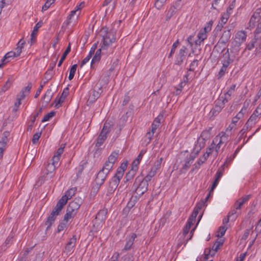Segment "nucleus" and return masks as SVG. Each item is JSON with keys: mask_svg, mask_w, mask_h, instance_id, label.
Wrapping results in <instances>:
<instances>
[{"mask_svg": "<svg viewBox=\"0 0 261 261\" xmlns=\"http://www.w3.org/2000/svg\"><path fill=\"white\" fill-rule=\"evenodd\" d=\"M32 87V84L31 83H29L28 84V86L23 88L17 95L21 98H24L26 96L29 94Z\"/></svg>", "mask_w": 261, "mask_h": 261, "instance_id": "dca6fc26", "label": "nucleus"}, {"mask_svg": "<svg viewBox=\"0 0 261 261\" xmlns=\"http://www.w3.org/2000/svg\"><path fill=\"white\" fill-rule=\"evenodd\" d=\"M56 168V165H54L52 163H48L46 167V174H51L50 177L54 175V172Z\"/></svg>", "mask_w": 261, "mask_h": 261, "instance_id": "bb28decb", "label": "nucleus"}, {"mask_svg": "<svg viewBox=\"0 0 261 261\" xmlns=\"http://www.w3.org/2000/svg\"><path fill=\"white\" fill-rule=\"evenodd\" d=\"M107 177V176H106L102 171H99L96 175L95 181V182L103 185Z\"/></svg>", "mask_w": 261, "mask_h": 261, "instance_id": "5701e85b", "label": "nucleus"}, {"mask_svg": "<svg viewBox=\"0 0 261 261\" xmlns=\"http://www.w3.org/2000/svg\"><path fill=\"white\" fill-rule=\"evenodd\" d=\"M76 242V237L75 235L72 236V237L70 239L69 241L67 243V244L69 245H71V246H75Z\"/></svg>", "mask_w": 261, "mask_h": 261, "instance_id": "0e129e2a", "label": "nucleus"}, {"mask_svg": "<svg viewBox=\"0 0 261 261\" xmlns=\"http://www.w3.org/2000/svg\"><path fill=\"white\" fill-rule=\"evenodd\" d=\"M140 162L138 160L135 159L132 163L131 169L137 171L138 169V165L140 164Z\"/></svg>", "mask_w": 261, "mask_h": 261, "instance_id": "e2e57ef3", "label": "nucleus"}, {"mask_svg": "<svg viewBox=\"0 0 261 261\" xmlns=\"http://www.w3.org/2000/svg\"><path fill=\"white\" fill-rule=\"evenodd\" d=\"M227 228L225 226H220L219 228L217 237H222L225 233Z\"/></svg>", "mask_w": 261, "mask_h": 261, "instance_id": "a18cd8bd", "label": "nucleus"}, {"mask_svg": "<svg viewBox=\"0 0 261 261\" xmlns=\"http://www.w3.org/2000/svg\"><path fill=\"white\" fill-rule=\"evenodd\" d=\"M119 256V254L118 252H115L109 261H118Z\"/></svg>", "mask_w": 261, "mask_h": 261, "instance_id": "774afa93", "label": "nucleus"}, {"mask_svg": "<svg viewBox=\"0 0 261 261\" xmlns=\"http://www.w3.org/2000/svg\"><path fill=\"white\" fill-rule=\"evenodd\" d=\"M65 145V144H62L60 146V147L58 149L57 152L55 153V154L60 156V155L63 153L64 151Z\"/></svg>", "mask_w": 261, "mask_h": 261, "instance_id": "13d9d810", "label": "nucleus"}, {"mask_svg": "<svg viewBox=\"0 0 261 261\" xmlns=\"http://www.w3.org/2000/svg\"><path fill=\"white\" fill-rule=\"evenodd\" d=\"M52 79V75L50 74L47 73L44 74V78L43 79L42 81H41L39 87L38 88L36 94L35 95L34 98H37L39 95L40 94V92L41 90H42L43 88L45 86L46 84H47L49 80H50Z\"/></svg>", "mask_w": 261, "mask_h": 261, "instance_id": "6e6552de", "label": "nucleus"}, {"mask_svg": "<svg viewBox=\"0 0 261 261\" xmlns=\"http://www.w3.org/2000/svg\"><path fill=\"white\" fill-rule=\"evenodd\" d=\"M59 56V55H58L57 57H56L55 60L54 61L53 60L52 62L49 64V67L45 73H47V72H48V74H49L53 76L52 70H53V69L54 68V67L56 66V62L58 59Z\"/></svg>", "mask_w": 261, "mask_h": 261, "instance_id": "c756f323", "label": "nucleus"}, {"mask_svg": "<svg viewBox=\"0 0 261 261\" xmlns=\"http://www.w3.org/2000/svg\"><path fill=\"white\" fill-rule=\"evenodd\" d=\"M62 208L60 207L58 204H56L55 207L53 210L50 215L48 216L45 224L47 225L46 230H48L56 219V216L60 214V212Z\"/></svg>", "mask_w": 261, "mask_h": 261, "instance_id": "20e7f679", "label": "nucleus"}, {"mask_svg": "<svg viewBox=\"0 0 261 261\" xmlns=\"http://www.w3.org/2000/svg\"><path fill=\"white\" fill-rule=\"evenodd\" d=\"M16 57V53L13 51L7 53L5 56L3 58L1 61L2 62H6L7 61H9L8 59L10 58Z\"/></svg>", "mask_w": 261, "mask_h": 261, "instance_id": "e433bc0d", "label": "nucleus"}, {"mask_svg": "<svg viewBox=\"0 0 261 261\" xmlns=\"http://www.w3.org/2000/svg\"><path fill=\"white\" fill-rule=\"evenodd\" d=\"M77 65L74 64L70 68V71H69V74L68 76L69 80L70 81L73 79L75 73L76 69H77Z\"/></svg>", "mask_w": 261, "mask_h": 261, "instance_id": "4c0bfd02", "label": "nucleus"}, {"mask_svg": "<svg viewBox=\"0 0 261 261\" xmlns=\"http://www.w3.org/2000/svg\"><path fill=\"white\" fill-rule=\"evenodd\" d=\"M207 158H208L206 156L205 154H203V156L201 158H200L197 162L194 164L192 171L199 169L201 165L207 160Z\"/></svg>", "mask_w": 261, "mask_h": 261, "instance_id": "393cba45", "label": "nucleus"}, {"mask_svg": "<svg viewBox=\"0 0 261 261\" xmlns=\"http://www.w3.org/2000/svg\"><path fill=\"white\" fill-rule=\"evenodd\" d=\"M66 227V224L63 221L60 222L58 226L57 232L59 233Z\"/></svg>", "mask_w": 261, "mask_h": 261, "instance_id": "bf43d9fd", "label": "nucleus"}, {"mask_svg": "<svg viewBox=\"0 0 261 261\" xmlns=\"http://www.w3.org/2000/svg\"><path fill=\"white\" fill-rule=\"evenodd\" d=\"M70 50H71V43L69 42L68 44V45L67 46L66 50L63 53V54L58 63V67H60L61 66L62 64L63 63V62L65 60V59H66L68 54L70 53Z\"/></svg>", "mask_w": 261, "mask_h": 261, "instance_id": "b1692460", "label": "nucleus"}, {"mask_svg": "<svg viewBox=\"0 0 261 261\" xmlns=\"http://www.w3.org/2000/svg\"><path fill=\"white\" fill-rule=\"evenodd\" d=\"M250 197L251 195H245L241 197V198L239 199V200H240L244 204L246 202L249 200Z\"/></svg>", "mask_w": 261, "mask_h": 261, "instance_id": "338daca9", "label": "nucleus"}, {"mask_svg": "<svg viewBox=\"0 0 261 261\" xmlns=\"http://www.w3.org/2000/svg\"><path fill=\"white\" fill-rule=\"evenodd\" d=\"M177 11V8L175 6H172L168 10L166 16V20H169Z\"/></svg>", "mask_w": 261, "mask_h": 261, "instance_id": "a878e982", "label": "nucleus"}, {"mask_svg": "<svg viewBox=\"0 0 261 261\" xmlns=\"http://www.w3.org/2000/svg\"><path fill=\"white\" fill-rule=\"evenodd\" d=\"M204 146V144L203 143H199L198 141H197L196 143L195 144V146L191 153L190 154H193V155H195V158L198 154L201 149Z\"/></svg>", "mask_w": 261, "mask_h": 261, "instance_id": "6ab92c4d", "label": "nucleus"}, {"mask_svg": "<svg viewBox=\"0 0 261 261\" xmlns=\"http://www.w3.org/2000/svg\"><path fill=\"white\" fill-rule=\"evenodd\" d=\"M215 143L214 142V141H213L211 145L206 148V151L205 153L204 154H205L206 157L208 158L210 155L212 153L213 150L215 147Z\"/></svg>", "mask_w": 261, "mask_h": 261, "instance_id": "a19ab883", "label": "nucleus"}, {"mask_svg": "<svg viewBox=\"0 0 261 261\" xmlns=\"http://www.w3.org/2000/svg\"><path fill=\"white\" fill-rule=\"evenodd\" d=\"M198 61L197 60H194L192 61V62L190 64V68L189 69V71H194L195 70V67L198 66Z\"/></svg>", "mask_w": 261, "mask_h": 261, "instance_id": "5fc2aeb1", "label": "nucleus"}, {"mask_svg": "<svg viewBox=\"0 0 261 261\" xmlns=\"http://www.w3.org/2000/svg\"><path fill=\"white\" fill-rule=\"evenodd\" d=\"M187 160L185 161L182 167L180 169V173H184L188 170L195 159V155L190 154L188 158V156H187Z\"/></svg>", "mask_w": 261, "mask_h": 261, "instance_id": "9b49d317", "label": "nucleus"}, {"mask_svg": "<svg viewBox=\"0 0 261 261\" xmlns=\"http://www.w3.org/2000/svg\"><path fill=\"white\" fill-rule=\"evenodd\" d=\"M76 191V188H71L67 191L64 195H63L58 201L57 204L60 206V207H63L67 203L68 199H70L75 194Z\"/></svg>", "mask_w": 261, "mask_h": 261, "instance_id": "39448f33", "label": "nucleus"}, {"mask_svg": "<svg viewBox=\"0 0 261 261\" xmlns=\"http://www.w3.org/2000/svg\"><path fill=\"white\" fill-rule=\"evenodd\" d=\"M10 133L8 131H5L3 133L1 140L0 141V159L3 158L4 151L9 141L8 137Z\"/></svg>", "mask_w": 261, "mask_h": 261, "instance_id": "0eeeda50", "label": "nucleus"}, {"mask_svg": "<svg viewBox=\"0 0 261 261\" xmlns=\"http://www.w3.org/2000/svg\"><path fill=\"white\" fill-rule=\"evenodd\" d=\"M223 171H224V168H223V169L221 170L219 169L217 171V173L216 174V178H215L214 182H213V184H212L211 188V191H214V189L216 188V187L218 185L220 179L221 178V177L222 176V175L223 174Z\"/></svg>", "mask_w": 261, "mask_h": 261, "instance_id": "2eb2a0df", "label": "nucleus"}, {"mask_svg": "<svg viewBox=\"0 0 261 261\" xmlns=\"http://www.w3.org/2000/svg\"><path fill=\"white\" fill-rule=\"evenodd\" d=\"M25 43V42L24 41H22V40H20L17 43V46L15 48V50H16V57H18L20 56L21 53V48L23 47V45Z\"/></svg>", "mask_w": 261, "mask_h": 261, "instance_id": "c9c22d12", "label": "nucleus"}, {"mask_svg": "<svg viewBox=\"0 0 261 261\" xmlns=\"http://www.w3.org/2000/svg\"><path fill=\"white\" fill-rule=\"evenodd\" d=\"M119 153L118 151H113L111 155L109 156L108 161L106 162L108 163H109L111 164H113L114 165L116 159L118 157Z\"/></svg>", "mask_w": 261, "mask_h": 261, "instance_id": "cd10ccee", "label": "nucleus"}, {"mask_svg": "<svg viewBox=\"0 0 261 261\" xmlns=\"http://www.w3.org/2000/svg\"><path fill=\"white\" fill-rule=\"evenodd\" d=\"M137 199L135 198V196H133L130 200V201L128 202L126 207L125 208V210H129L130 208H132L134 205L135 204V201Z\"/></svg>", "mask_w": 261, "mask_h": 261, "instance_id": "09e8293b", "label": "nucleus"}, {"mask_svg": "<svg viewBox=\"0 0 261 261\" xmlns=\"http://www.w3.org/2000/svg\"><path fill=\"white\" fill-rule=\"evenodd\" d=\"M53 95V93L51 92V90L50 89H48L43 97L44 100L46 102V103H48L50 101Z\"/></svg>", "mask_w": 261, "mask_h": 261, "instance_id": "f704fd0d", "label": "nucleus"}, {"mask_svg": "<svg viewBox=\"0 0 261 261\" xmlns=\"http://www.w3.org/2000/svg\"><path fill=\"white\" fill-rule=\"evenodd\" d=\"M137 171L134 169H130L125 175V178L127 179H132L136 174Z\"/></svg>", "mask_w": 261, "mask_h": 261, "instance_id": "79ce46f5", "label": "nucleus"}, {"mask_svg": "<svg viewBox=\"0 0 261 261\" xmlns=\"http://www.w3.org/2000/svg\"><path fill=\"white\" fill-rule=\"evenodd\" d=\"M148 187V184L142 181L141 177L138 176L132 187V189L135 190V198L139 199L147 191Z\"/></svg>", "mask_w": 261, "mask_h": 261, "instance_id": "f257e3e1", "label": "nucleus"}, {"mask_svg": "<svg viewBox=\"0 0 261 261\" xmlns=\"http://www.w3.org/2000/svg\"><path fill=\"white\" fill-rule=\"evenodd\" d=\"M100 92L99 91H97L96 90H94L93 91V93L92 96H91V101H95L100 96Z\"/></svg>", "mask_w": 261, "mask_h": 261, "instance_id": "8fccbe9b", "label": "nucleus"}, {"mask_svg": "<svg viewBox=\"0 0 261 261\" xmlns=\"http://www.w3.org/2000/svg\"><path fill=\"white\" fill-rule=\"evenodd\" d=\"M100 35L102 37V43L101 48L102 49H107L108 47L114 43L116 38L113 33L108 32L107 28H102L100 31Z\"/></svg>", "mask_w": 261, "mask_h": 261, "instance_id": "f03ea898", "label": "nucleus"}, {"mask_svg": "<svg viewBox=\"0 0 261 261\" xmlns=\"http://www.w3.org/2000/svg\"><path fill=\"white\" fill-rule=\"evenodd\" d=\"M101 58V56H97L96 55H94V57H93L91 62V68H94V64L98 62Z\"/></svg>", "mask_w": 261, "mask_h": 261, "instance_id": "49530a36", "label": "nucleus"}, {"mask_svg": "<svg viewBox=\"0 0 261 261\" xmlns=\"http://www.w3.org/2000/svg\"><path fill=\"white\" fill-rule=\"evenodd\" d=\"M231 35V33L230 29L224 31L220 38L221 42L226 44L229 40Z\"/></svg>", "mask_w": 261, "mask_h": 261, "instance_id": "aec40b11", "label": "nucleus"}, {"mask_svg": "<svg viewBox=\"0 0 261 261\" xmlns=\"http://www.w3.org/2000/svg\"><path fill=\"white\" fill-rule=\"evenodd\" d=\"M12 83L9 81L8 80L5 84L4 85V86L2 88V91L4 92L6 91L11 86Z\"/></svg>", "mask_w": 261, "mask_h": 261, "instance_id": "680f3d73", "label": "nucleus"}, {"mask_svg": "<svg viewBox=\"0 0 261 261\" xmlns=\"http://www.w3.org/2000/svg\"><path fill=\"white\" fill-rule=\"evenodd\" d=\"M223 244V241H217L216 243L213 245L212 247L213 254H211V256H213L215 253L218 251L219 247L221 246Z\"/></svg>", "mask_w": 261, "mask_h": 261, "instance_id": "2f4dec72", "label": "nucleus"}, {"mask_svg": "<svg viewBox=\"0 0 261 261\" xmlns=\"http://www.w3.org/2000/svg\"><path fill=\"white\" fill-rule=\"evenodd\" d=\"M187 48L183 46L180 49L179 52L175 60V64L180 65L187 55Z\"/></svg>", "mask_w": 261, "mask_h": 261, "instance_id": "f8f14e48", "label": "nucleus"}, {"mask_svg": "<svg viewBox=\"0 0 261 261\" xmlns=\"http://www.w3.org/2000/svg\"><path fill=\"white\" fill-rule=\"evenodd\" d=\"M112 126V125L110 122H108L107 121H106L103 126L102 130L109 134L111 131Z\"/></svg>", "mask_w": 261, "mask_h": 261, "instance_id": "c03bdc74", "label": "nucleus"}, {"mask_svg": "<svg viewBox=\"0 0 261 261\" xmlns=\"http://www.w3.org/2000/svg\"><path fill=\"white\" fill-rule=\"evenodd\" d=\"M102 185L98 182H95V185L93 186L91 189L90 195L93 196H95L99 191L100 188Z\"/></svg>", "mask_w": 261, "mask_h": 261, "instance_id": "473e14b6", "label": "nucleus"}, {"mask_svg": "<svg viewBox=\"0 0 261 261\" xmlns=\"http://www.w3.org/2000/svg\"><path fill=\"white\" fill-rule=\"evenodd\" d=\"M166 1L167 0H157L154 4V6L156 9L160 10L166 3Z\"/></svg>", "mask_w": 261, "mask_h": 261, "instance_id": "de8ad7c7", "label": "nucleus"}, {"mask_svg": "<svg viewBox=\"0 0 261 261\" xmlns=\"http://www.w3.org/2000/svg\"><path fill=\"white\" fill-rule=\"evenodd\" d=\"M74 216L72 214L66 211V213L64 217L63 221H68L69 219L74 217Z\"/></svg>", "mask_w": 261, "mask_h": 261, "instance_id": "052dcab7", "label": "nucleus"}, {"mask_svg": "<svg viewBox=\"0 0 261 261\" xmlns=\"http://www.w3.org/2000/svg\"><path fill=\"white\" fill-rule=\"evenodd\" d=\"M179 44L178 40H177L173 44L172 46V48L170 51V53L169 55V58L172 56V54H173L175 52V49L177 47V45Z\"/></svg>", "mask_w": 261, "mask_h": 261, "instance_id": "603ef678", "label": "nucleus"}, {"mask_svg": "<svg viewBox=\"0 0 261 261\" xmlns=\"http://www.w3.org/2000/svg\"><path fill=\"white\" fill-rule=\"evenodd\" d=\"M41 135V132L36 133L33 135V138L32 140L33 144H35L38 142V140H39V138H40Z\"/></svg>", "mask_w": 261, "mask_h": 261, "instance_id": "3c124183", "label": "nucleus"}, {"mask_svg": "<svg viewBox=\"0 0 261 261\" xmlns=\"http://www.w3.org/2000/svg\"><path fill=\"white\" fill-rule=\"evenodd\" d=\"M120 179V178L117 177L115 175L112 177L111 180L109 182L107 187V192L106 194L107 196H109L114 192L119 184Z\"/></svg>", "mask_w": 261, "mask_h": 261, "instance_id": "423d86ee", "label": "nucleus"}, {"mask_svg": "<svg viewBox=\"0 0 261 261\" xmlns=\"http://www.w3.org/2000/svg\"><path fill=\"white\" fill-rule=\"evenodd\" d=\"M137 238V234L135 233H131L127 237L126 242L123 250L127 251L129 250L134 244L135 239Z\"/></svg>", "mask_w": 261, "mask_h": 261, "instance_id": "ddd939ff", "label": "nucleus"}, {"mask_svg": "<svg viewBox=\"0 0 261 261\" xmlns=\"http://www.w3.org/2000/svg\"><path fill=\"white\" fill-rule=\"evenodd\" d=\"M255 19L256 17L254 16V15H252L250 19L249 22V26L247 27L248 29L250 28L251 29V28H253L255 25Z\"/></svg>", "mask_w": 261, "mask_h": 261, "instance_id": "4d7b16f0", "label": "nucleus"}, {"mask_svg": "<svg viewBox=\"0 0 261 261\" xmlns=\"http://www.w3.org/2000/svg\"><path fill=\"white\" fill-rule=\"evenodd\" d=\"M163 161V158H161L160 159L158 160L154 163V166L152 168L153 169H155L156 171L160 168L161 163Z\"/></svg>", "mask_w": 261, "mask_h": 261, "instance_id": "864d4df0", "label": "nucleus"}, {"mask_svg": "<svg viewBox=\"0 0 261 261\" xmlns=\"http://www.w3.org/2000/svg\"><path fill=\"white\" fill-rule=\"evenodd\" d=\"M257 118L256 115L252 114L245 124L244 127H246L247 129H250L252 125L255 124Z\"/></svg>", "mask_w": 261, "mask_h": 261, "instance_id": "412c9836", "label": "nucleus"}, {"mask_svg": "<svg viewBox=\"0 0 261 261\" xmlns=\"http://www.w3.org/2000/svg\"><path fill=\"white\" fill-rule=\"evenodd\" d=\"M205 203L204 200H201L196 204L194 210H197L198 212H199L205 205Z\"/></svg>", "mask_w": 261, "mask_h": 261, "instance_id": "6e6d98bb", "label": "nucleus"}, {"mask_svg": "<svg viewBox=\"0 0 261 261\" xmlns=\"http://www.w3.org/2000/svg\"><path fill=\"white\" fill-rule=\"evenodd\" d=\"M224 108V104L223 102H221L220 101H217L214 107L215 109L216 110L217 112L219 113L222 110V109Z\"/></svg>", "mask_w": 261, "mask_h": 261, "instance_id": "37998d69", "label": "nucleus"}, {"mask_svg": "<svg viewBox=\"0 0 261 261\" xmlns=\"http://www.w3.org/2000/svg\"><path fill=\"white\" fill-rule=\"evenodd\" d=\"M223 57L226 59L223 61L222 66H223L224 68H227L229 64L232 62V60L230 59V55L229 54L228 49H227V51L223 54Z\"/></svg>", "mask_w": 261, "mask_h": 261, "instance_id": "4be33fe9", "label": "nucleus"}, {"mask_svg": "<svg viewBox=\"0 0 261 261\" xmlns=\"http://www.w3.org/2000/svg\"><path fill=\"white\" fill-rule=\"evenodd\" d=\"M53 3H52V2H51V1H49V0H47V1L46 2V3L44 4V5L42 6V11H45L48 8H49V7L50 6V5L53 4Z\"/></svg>", "mask_w": 261, "mask_h": 261, "instance_id": "69168bd1", "label": "nucleus"}, {"mask_svg": "<svg viewBox=\"0 0 261 261\" xmlns=\"http://www.w3.org/2000/svg\"><path fill=\"white\" fill-rule=\"evenodd\" d=\"M228 137V136L226 135L225 133H224L223 134L220 138H219L218 136H217L215 138L214 141V142H217L219 140V142L218 143L221 145L222 144L225 143L227 141Z\"/></svg>", "mask_w": 261, "mask_h": 261, "instance_id": "7c9ffc66", "label": "nucleus"}, {"mask_svg": "<svg viewBox=\"0 0 261 261\" xmlns=\"http://www.w3.org/2000/svg\"><path fill=\"white\" fill-rule=\"evenodd\" d=\"M68 93L69 88L68 87H66L63 90V91L58 100H57V98L55 99L54 102L55 103V107L56 109H58L61 106V104L64 101Z\"/></svg>", "mask_w": 261, "mask_h": 261, "instance_id": "9d476101", "label": "nucleus"}, {"mask_svg": "<svg viewBox=\"0 0 261 261\" xmlns=\"http://www.w3.org/2000/svg\"><path fill=\"white\" fill-rule=\"evenodd\" d=\"M56 112L55 111H51L49 113L45 115L44 118L42 119L41 122H44L45 121H48L51 118L55 116Z\"/></svg>", "mask_w": 261, "mask_h": 261, "instance_id": "ea45409f", "label": "nucleus"}, {"mask_svg": "<svg viewBox=\"0 0 261 261\" xmlns=\"http://www.w3.org/2000/svg\"><path fill=\"white\" fill-rule=\"evenodd\" d=\"M108 213V210L106 208H103L100 210L97 214L95 217L96 221H99L100 222H103L106 219V216Z\"/></svg>", "mask_w": 261, "mask_h": 261, "instance_id": "f3484780", "label": "nucleus"}, {"mask_svg": "<svg viewBox=\"0 0 261 261\" xmlns=\"http://www.w3.org/2000/svg\"><path fill=\"white\" fill-rule=\"evenodd\" d=\"M212 129V127H210L208 129L204 130L201 133L200 136L197 139L199 143H203V144L205 145L206 141L211 137Z\"/></svg>", "mask_w": 261, "mask_h": 261, "instance_id": "4468645a", "label": "nucleus"}, {"mask_svg": "<svg viewBox=\"0 0 261 261\" xmlns=\"http://www.w3.org/2000/svg\"><path fill=\"white\" fill-rule=\"evenodd\" d=\"M205 28H203L200 30L197 35L198 38H199L201 41H204L207 37L206 33L207 31L205 30Z\"/></svg>", "mask_w": 261, "mask_h": 261, "instance_id": "72a5a7b5", "label": "nucleus"}, {"mask_svg": "<svg viewBox=\"0 0 261 261\" xmlns=\"http://www.w3.org/2000/svg\"><path fill=\"white\" fill-rule=\"evenodd\" d=\"M106 140V136H102L100 135H99L97 139V142L95 144V146L96 147H99Z\"/></svg>", "mask_w": 261, "mask_h": 261, "instance_id": "58836bf2", "label": "nucleus"}, {"mask_svg": "<svg viewBox=\"0 0 261 261\" xmlns=\"http://www.w3.org/2000/svg\"><path fill=\"white\" fill-rule=\"evenodd\" d=\"M127 162L122 163L121 164V166L117 168L116 172L115 174V175H116L117 177H118L121 178L123 175L124 171L126 170V169L127 168Z\"/></svg>", "mask_w": 261, "mask_h": 261, "instance_id": "a211bd4d", "label": "nucleus"}, {"mask_svg": "<svg viewBox=\"0 0 261 261\" xmlns=\"http://www.w3.org/2000/svg\"><path fill=\"white\" fill-rule=\"evenodd\" d=\"M43 24V22L40 21L37 23L35 25V26L34 28L33 31L32 32L31 34V44L33 43V40L34 37V36L36 35L37 33L38 29L41 27L42 25Z\"/></svg>", "mask_w": 261, "mask_h": 261, "instance_id": "c85d7f7f", "label": "nucleus"}, {"mask_svg": "<svg viewBox=\"0 0 261 261\" xmlns=\"http://www.w3.org/2000/svg\"><path fill=\"white\" fill-rule=\"evenodd\" d=\"M247 34L244 31H238L235 35V43L238 46H240L241 44L245 41Z\"/></svg>", "mask_w": 261, "mask_h": 261, "instance_id": "1a4fd4ad", "label": "nucleus"}, {"mask_svg": "<svg viewBox=\"0 0 261 261\" xmlns=\"http://www.w3.org/2000/svg\"><path fill=\"white\" fill-rule=\"evenodd\" d=\"M254 48L256 53L261 52V36L255 32L254 38L246 44L245 50H252Z\"/></svg>", "mask_w": 261, "mask_h": 261, "instance_id": "7ed1b4c3", "label": "nucleus"}]
</instances>
